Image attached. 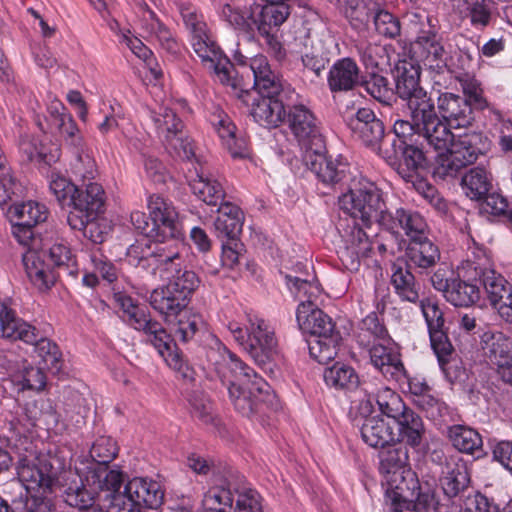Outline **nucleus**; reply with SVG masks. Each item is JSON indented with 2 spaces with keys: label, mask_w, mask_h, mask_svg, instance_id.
I'll return each instance as SVG.
<instances>
[{
  "label": "nucleus",
  "mask_w": 512,
  "mask_h": 512,
  "mask_svg": "<svg viewBox=\"0 0 512 512\" xmlns=\"http://www.w3.org/2000/svg\"><path fill=\"white\" fill-rule=\"evenodd\" d=\"M250 70L253 82L232 76V68L228 69V79L219 81L229 86L231 93L243 104L251 107L250 114L257 123L265 127H277L286 117L284 98L287 92L265 56L253 59Z\"/></svg>",
  "instance_id": "1"
},
{
  "label": "nucleus",
  "mask_w": 512,
  "mask_h": 512,
  "mask_svg": "<svg viewBox=\"0 0 512 512\" xmlns=\"http://www.w3.org/2000/svg\"><path fill=\"white\" fill-rule=\"evenodd\" d=\"M347 187L348 191L339 197L341 208L353 218L359 219L364 227L370 228L373 224H377L397 240L400 227L412 210L404 208L390 210L383 199L382 191L375 183L362 176H354Z\"/></svg>",
  "instance_id": "2"
},
{
  "label": "nucleus",
  "mask_w": 512,
  "mask_h": 512,
  "mask_svg": "<svg viewBox=\"0 0 512 512\" xmlns=\"http://www.w3.org/2000/svg\"><path fill=\"white\" fill-rule=\"evenodd\" d=\"M215 371L235 409L242 415L250 416L260 403L272 404L275 396L269 384L234 353L227 352V358L217 364Z\"/></svg>",
  "instance_id": "3"
},
{
  "label": "nucleus",
  "mask_w": 512,
  "mask_h": 512,
  "mask_svg": "<svg viewBox=\"0 0 512 512\" xmlns=\"http://www.w3.org/2000/svg\"><path fill=\"white\" fill-rule=\"evenodd\" d=\"M114 299L126 316L128 324L147 336L148 341L171 368L180 372L183 378L192 380L194 374L192 368L183 360L174 339L166 329L152 319L149 312L136 305L130 296L117 293Z\"/></svg>",
  "instance_id": "4"
},
{
  "label": "nucleus",
  "mask_w": 512,
  "mask_h": 512,
  "mask_svg": "<svg viewBox=\"0 0 512 512\" xmlns=\"http://www.w3.org/2000/svg\"><path fill=\"white\" fill-rule=\"evenodd\" d=\"M296 319L299 328L310 334L307 345L311 357L321 364L334 360L338 354L341 335L331 317L313 301H301L296 311Z\"/></svg>",
  "instance_id": "5"
},
{
  "label": "nucleus",
  "mask_w": 512,
  "mask_h": 512,
  "mask_svg": "<svg viewBox=\"0 0 512 512\" xmlns=\"http://www.w3.org/2000/svg\"><path fill=\"white\" fill-rule=\"evenodd\" d=\"M0 336L34 345L43 368L50 370L53 374L61 371L63 359L57 344L43 337L35 326L19 318L15 310L6 302H0Z\"/></svg>",
  "instance_id": "6"
},
{
  "label": "nucleus",
  "mask_w": 512,
  "mask_h": 512,
  "mask_svg": "<svg viewBox=\"0 0 512 512\" xmlns=\"http://www.w3.org/2000/svg\"><path fill=\"white\" fill-rule=\"evenodd\" d=\"M36 246L23 255V264L33 285L40 291H47L56 282L59 271L72 274L76 260L71 249L62 242L54 243L47 252H38Z\"/></svg>",
  "instance_id": "7"
},
{
  "label": "nucleus",
  "mask_w": 512,
  "mask_h": 512,
  "mask_svg": "<svg viewBox=\"0 0 512 512\" xmlns=\"http://www.w3.org/2000/svg\"><path fill=\"white\" fill-rule=\"evenodd\" d=\"M180 14L185 27L190 32L195 53L218 79L227 80L228 69H231L232 65L212 38L203 15L190 5H181Z\"/></svg>",
  "instance_id": "8"
},
{
  "label": "nucleus",
  "mask_w": 512,
  "mask_h": 512,
  "mask_svg": "<svg viewBox=\"0 0 512 512\" xmlns=\"http://www.w3.org/2000/svg\"><path fill=\"white\" fill-rule=\"evenodd\" d=\"M246 322L243 327L240 323L231 321L228 323V330L257 364L264 365L276 352L277 341L274 332L257 315L246 314Z\"/></svg>",
  "instance_id": "9"
},
{
  "label": "nucleus",
  "mask_w": 512,
  "mask_h": 512,
  "mask_svg": "<svg viewBox=\"0 0 512 512\" xmlns=\"http://www.w3.org/2000/svg\"><path fill=\"white\" fill-rule=\"evenodd\" d=\"M352 136L386 161L395 160V139L385 137L383 122L370 108H359L345 120Z\"/></svg>",
  "instance_id": "10"
},
{
  "label": "nucleus",
  "mask_w": 512,
  "mask_h": 512,
  "mask_svg": "<svg viewBox=\"0 0 512 512\" xmlns=\"http://www.w3.org/2000/svg\"><path fill=\"white\" fill-rule=\"evenodd\" d=\"M428 225L416 211H411L404 219L400 232L409 237L406 255L409 265L422 271L434 267L440 260V250L426 235Z\"/></svg>",
  "instance_id": "11"
},
{
  "label": "nucleus",
  "mask_w": 512,
  "mask_h": 512,
  "mask_svg": "<svg viewBox=\"0 0 512 512\" xmlns=\"http://www.w3.org/2000/svg\"><path fill=\"white\" fill-rule=\"evenodd\" d=\"M149 218L152 221V240L159 243L170 242L165 248H184V233L179 214L173 203L160 195H150L147 200Z\"/></svg>",
  "instance_id": "12"
},
{
  "label": "nucleus",
  "mask_w": 512,
  "mask_h": 512,
  "mask_svg": "<svg viewBox=\"0 0 512 512\" xmlns=\"http://www.w3.org/2000/svg\"><path fill=\"white\" fill-rule=\"evenodd\" d=\"M302 160L305 166L326 186L348 185L354 177L350 164L342 157L332 158V156L326 155L325 141L322 148L317 150L311 148L303 152Z\"/></svg>",
  "instance_id": "13"
},
{
  "label": "nucleus",
  "mask_w": 512,
  "mask_h": 512,
  "mask_svg": "<svg viewBox=\"0 0 512 512\" xmlns=\"http://www.w3.org/2000/svg\"><path fill=\"white\" fill-rule=\"evenodd\" d=\"M465 276L468 280H478L493 307L507 296H511L512 286L493 267L489 257L483 252L474 253L473 258H468V268Z\"/></svg>",
  "instance_id": "14"
},
{
  "label": "nucleus",
  "mask_w": 512,
  "mask_h": 512,
  "mask_svg": "<svg viewBox=\"0 0 512 512\" xmlns=\"http://www.w3.org/2000/svg\"><path fill=\"white\" fill-rule=\"evenodd\" d=\"M181 250L177 247L157 246L153 255L157 269L161 272L173 273L168 285L189 302L192 294L199 287L200 279L194 271L182 270Z\"/></svg>",
  "instance_id": "15"
},
{
  "label": "nucleus",
  "mask_w": 512,
  "mask_h": 512,
  "mask_svg": "<svg viewBox=\"0 0 512 512\" xmlns=\"http://www.w3.org/2000/svg\"><path fill=\"white\" fill-rule=\"evenodd\" d=\"M12 234L22 245L36 246V235L41 234L40 223L46 221L49 212L45 205L34 201L16 203L9 208Z\"/></svg>",
  "instance_id": "16"
},
{
  "label": "nucleus",
  "mask_w": 512,
  "mask_h": 512,
  "mask_svg": "<svg viewBox=\"0 0 512 512\" xmlns=\"http://www.w3.org/2000/svg\"><path fill=\"white\" fill-rule=\"evenodd\" d=\"M411 61L435 74L448 70L450 54L445 49L442 37L434 31H422L411 43Z\"/></svg>",
  "instance_id": "17"
},
{
  "label": "nucleus",
  "mask_w": 512,
  "mask_h": 512,
  "mask_svg": "<svg viewBox=\"0 0 512 512\" xmlns=\"http://www.w3.org/2000/svg\"><path fill=\"white\" fill-rule=\"evenodd\" d=\"M105 203V191L99 183H83L71 198L72 210L67 216L68 225L71 228L83 227V219L101 216L105 212Z\"/></svg>",
  "instance_id": "18"
},
{
  "label": "nucleus",
  "mask_w": 512,
  "mask_h": 512,
  "mask_svg": "<svg viewBox=\"0 0 512 512\" xmlns=\"http://www.w3.org/2000/svg\"><path fill=\"white\" fill-rule=\"evenodd\" d=\"M421 68L413 61H399L396 65V94L405 102L408 110L413 113L433 103L419 83Z\"/></svg>",
  "instance_id": "19"
},
{
  "label": "nucleus",
  "mask_w": 512,
  "mask_h": 512,
  "mask_svg": "<svg viewBox=\"0 0 512 512\" xmlns=\"http://www.w3.org/2000/svg\"><path fill=\"white\" fill-rule=\"evenodd\" d=\"M413 116L417 125H420V142H426L434 150H445L451 146L456 135L445 121H441L434 102L414 112Z\"/></svg>",
  "instance_id": "20"
},
{
  "label": "nucleus",
  "mask_w": 512,
  "mask_h": 512,
  "mask_svg": "<svg viewBox=\"0 0 512 512\" xmlns=\"http://www.w3.org/2000/svg\"><path fill=\"white\" fill-rule=\"evenodd\" d=\"M289 128L303 152L323 147L324 137L314 114L304 105L293 106L287 114Z\"/></svg>",
  "instance_id": "21"
},
{
  "label": "nucleus",
  "mask_w": 512,
  "mask_h": 512,
  "mask_svg": "<svg viewBox=\"0 0 512 512\" xmlns=\"http://www.w3.org/2000/svg\"><path fill=\"white\" fill-rule=\"evenodd\" d=\"M382 485L395 511L410 509L411 502L421 490L418 475L411 468L382 480Z\"/></svg>",
  "instance_id": "22"
},
{
  "label": "nucleus",
  "mask_w": 512,
  "mask_h": 512,
  "mask_svg": "<svg viewBox=\"0 0 512 512\" xmlns=\"http://www.w3.org/2000/svg\"><path fill=\"white\" fill-rule=\"evenodd\" d=\"M3 493L7 499L0 496V512H54L50 499L37 496L29 498L25 487L19 482H8Z\"/></svg>",
  "instance_id": "23"
},
{
  "label": "nucleus",
  "mask_w": 512,
  "mask_h": 512,
  "mask_svg": "<svg viewBox=\"0 0 512 512\" xmlns=\"http://www.w3.org/2000/svg\"><path fill=\"white\" fill-rule=\"evenodd\" d=\"M361 392L367 397L366 401L362 402L359 407L363 415L371 413L373 401L378 405L380 412L391 419L406 411L407 406L402 398L387 386L376 387L371 382L364 381Z\"/></svg>",
  "instance_id": "24"
},
{
  "label": "nucleus",
  "mask_w": 512,
  "mask_h": 512,
  "mask_svg": "<svg viewBox=\"0 0 512 512\" xmlns=\"http://www.w3.org/2000/svg\"><path fill=\"white\" fill-rule=\"evenodd\" d=\"M420 143H409L401 141L397 143L395 140V149L397 151L395 160L387 161L390 165L395 166L399 176L406 182L420 176L421 170L426 167L427 159L423 146Z\"/></svg>",
  "instance_id": "25"
},
{
  "label": "nucleus",
  "mask_w": 512,
  "mask_h": 512,
  "mask_svg": "<svg viewBox=\"0 0 512 512\" xmlns=\"http://www.w3.org/2000/svg\"><path fill=\"white\" fill-rule=\"evenodd\" d=\"M437 108L442 119L450 128H469L474 122V111L469 102L454 93H442L438 97Z\"/></svg>",
  "instance_id": "26"
},
{
  "label": "nucleus",
  "mask_w": 512,
  "mask_h": 512,
  "mask_svg": "<svg viewBox=\"0 0 512 512\" xmlns=\"http://www.w3.org/2000/svg\"><path fill=\"white\" fill-rule=\"evenodd\" d=\"M64 142L75 149L77 163L75 169L82 178H93L95 173V161L83 152V137L77 127L76 122L70 117H64L61 122L55 125Z\"/></svg>",
  "instance_id": "27"
},
{
  "label": "nucleus",
  "mask_w": 512,
  "mask_h": 512,
  "mask_svg": "<svg viewBox=\"0 0 512 512\" xmlns=\"http://www.w3.org/2000/svg\"><path fill=\"white\" fill-rule=\"evenodd\" d=\"M51 469V465L46 461L22 459L17 468L18 478L10 482H19L25 487L28 494L30 490L43 489L46 491L51 488L54 480Z\"/></svg>",
  "instance_id": "28"
},
{
  "label": "nucleus",
  "mask_w": 512,
  "mask_h": 512,
  "mask_svg": "<svg viewBox=\"0 0 512 512\" xmlns=\"http://www.w3.org/2000/svg\"><path fill=\"white\" fill-rule=\"evenodd\" d=\"M369 354L373 366L385 377L399 380L401 376H405V369L401 362L400 354L391 343L389 337L385 340L373 342Z\"/></svg>",
  "instance_id": "29"
},
{
  "label": "nucleus",
  "mask_w": 512,
  "mask_h": 512,
  "mask_svg": "<svg viewBox=\"0 0 512 512\" xmlns=\"http://www.w3.org/2000/svg\"><path fill=\"white\" fill-rule=\"evenodd\" d=\"M186 180L193 194L207 205L220 206L225 203L223 202L225 193L221 184L208 176L202 166H194L193 169H189Z\"/></svg>",
  "instance_id": "30"
},
{
  "label": "nucleus",
  "mask_w": 512,
  "mask_h": 512,
  "mask_svg": "<svg viewBox=\"0 0 512 512\" xmlns=\"http://www.w3.org/2000/svg\"><path fill=\"white\" fill-rule=\"evenodd\" d=\"M123 497L145 508L157 509L164 501V490L155 480L135 477L124 486Z\"/></svg>",
  "instance_id": "31"
},
{
  "label": "nucleus",
  "mask_w": 512,
  "mask_h": 512,
  "mask_svg": "<svg viewBox=\"0 0 512 512\" xmlns=\"http://www.w3.org/2000/svg\"><path fill=\"white\" fill-rule=\"evenodd\" d=\"M86 481L91 489H87L96 494V490L108 491L112 497L113 505H120L123 497L121 491L124 481V474L119 469H108V465L99 467H89Z\"/></svg>",
  "instance_id": "32"
},
{
  "label": "nucleus",
  "mask_w": 512,
  "mask_h": 512,
  "mask_svg": "<svg viewBox=\"0 0 512 512\" xmlns=\"http://www.w3.org/2000/svg\"><path fill=\"white\" fill-rule=\"evenodd\" d=\"M361 71L356 61L350 57L338 59L330 67L327 83L332 93L348 92L361 82Z\"/></svg>",
  "instance_id": "33"
},
{
  "label": "nucleus",
  "mask_w": 512,
  "mask_h": 512,
  "mask_svg": "<svg viewBox=\"0 0 512 512\" xmlns=\"http://www.w3.org/2000/svg\"><path fill=\"white\" fill-rule=\"evenodd\" d=\"M439 482L448 499L457 498L461 502L472 491L470 475L464 463L447 462Z\"/></svg>",
  "instance_id": "34"
},
{
  "label": "nucleus",
  "mask_w": 512,
  "mask_h": 512,
  "mask_svg": "<svg viewBox=\"0 0 512 512\" xmlns=\"http://www.w3.org/2000/svg\"><path fill=\"white\" fill-rule=\"evenodd\" d=\"M468 268V259L463 264L460 274L462 278H454L450 288L446 290L444 298L455 307H470L477 303L481 297L478 280H468L465 276Z\"/></svg>",
  "instance_id": "35"
},
{
  "label": "nucleus",
  "mask_w": 512,
  "mask_h": 512,
  "mask_svg": "<svg viewBox=\"0 0 512 512\" xmlns=\"http://www.w3.org/2000/svg\"><path fill=\"white\" fill-rule=\"evenodd\" d=\"M218 216L214 221V231L221 241L238 239L243 226V214L240 208L225 202L217 208Z\"/></svg>",
  "instance_id": "36"
},
{
  "label": "nucleus",
  "mask_w": 512,
  "mask_h": 512,
  "mask_svg": "<svg viewBox=\"0 0 512 512\" xmlns=\"http://www.w3.org/2000/svg\"><path fill=\"white\" fill-rule=\"evenodd\" d=\"M221 19L237 32L253 39L256 29L255 5L235 6L229 3L224 4L220 10Z\"/></svg>",
  "instance_id": "37"
},
{
  "label": "nucleus",
  "mask_w": 512,
  "mask_h": 512,
  "mask_svg": "<svg viewBox=\"0 0 512 512\" xmlns=\"http://www.w3.org/2000/svg\"><path fill=\"white\" fill-rule=\"evenodd\" d=\"M255 5L256 29L259 35L275 32L288 19L290 6L287 2L265 3Z\"/></svg>",
  "instance_id": "38"
},
{
  "label": "nucleus",
  "mask_w": 512,
  "mask_h": 512,
  "mask_svg": "<svg viewBox=\"0 0 512 512\" xmlns=\"http://www.w3.org/2000/svg\"><path fill=\"white\" fill-rule=\"evenodd\" d=\"M391 284L396 294L404 301L417 303L420 286L416 282L407 261L398 259L391 266Z\"/></svg>",
  "instance_id": "39"
},
{
  "label": "nucleus",
  "mask_w": 512,
  "mask_h": 512,
  "mask_svg": "<svg viewBox=\"0 0 512 512\" xmlns=\"http://www.w3.org/2000/svg\"><path fill=\"white\" fill-rule=\"evenodd\" d=\"M404 469H410L408 446L394 441L382 448L379 453V472L383 480Z\"/></svg>",
  "instance_id": "40"
},
{
  "label": "nucleus",
  "mask_w": 512,
  "mask_h": 512,
  "mask_svg": "<svg viewBox=\"0 0 512 512\" xmlns=\"http://www.w3.org/2000/svg\"><path fill=\"white\" fill-rule=\"evenodd\" d=\"M150 304L154 310L165 316L166 321H172V317L186 309L189 302L167 284L151 292Z\"/></svg>",
  "instance_id": "41"
},
{
  "label": "nucleus",
  "mask_w": 512,
  "mask_h": 512,
  "mask_svg": "<svg viewBox=\"0 0 512 512\" xmlns=\"http://www.w3.org/2000/svg\"><path fill=\"white\" fill-rule=\"evenodd\" d=\"M398 425V434L395 441L406 446L417 448L421 445L425 428L421 417L409 407L393 419Z\"/></svg>",
  "instance_id": "42"
},
{
  "label": "nucleus",
  "mask_w": 512,
  "mask_h": 512,
  "mask_svg": "<svg viewBox=\"0 0 512 512\" xmlns=\"http://www.w3.org/2000/svg\"><path fill=\"white\" fill-rule=\"evenodd\" d=\"M360 433L363 441L373 448H384L395 441L392 426L378 416L366 417L361 424Z\"/></svg>",
  "instance_id": "43"
},
{
  "label": "nucleus",
  "mask_w": 512,
  "mask_h": 512,
  "mask_svg": "<svg viewBox=\"0 0 512 512\" xmlns=\"http://www.w3.org/2000/svg\"><path fill=\"white\" fill-rule=\"evenodd\" d=\"M482 349L487 358L500 368V364L509 362L512 351V340L500 331H488L481 337Z\"/></svg>",
  "instance_id": "44"
},
{
  "label": "nucleus",
  "mask_w": 512,
  "mask_h": 512,
  "mask_svg": "<svg viewBox=\"0 0 512 512\" xmlns=\"http://www.w3.org/2000/svg\"><path fill=\"white\" fill-rule=\"evenodd\" d=\"M484 146L482 134L470 132L456 135L449 148L466 167L478 159L479 155L483 153Z\"/></svg>",
  "instance_id": "45"
},
{
  "label": "nucleus",
  "mask_w": 512,
  "mask_h": 512,
  "mask_svg": "<svg viewBox=\"0 0 512 512\" xmlns=\"http://www.w3.org/2000/svg\"><path fill=\"white\" fill-rule=\"evenodd\" d=\"M324 381L329 387L344 390L347 393L361 392L359 376L355 370L347 365L336 363L324 371Z\"/></svg>",
  "instance_id": "46"
},
{
  "label": "nucleus",
  "mask_w": 512,
  "mask_h": 512,
  "mask_svg": "<svg viewBox=\"0 0 512 512\" xmlns=\"http://www.w3.org/2000/svg\"><path fill=\"white\" fill-rule=\"evenodd\" d=\"M234 488L230 483L209 488L202 499L203 512H231Z\"/></svg>",
  "instance_id": "47"
},
{
  "label": "nucleus",
  "mask_w": 512,
  "mask_h": 512,
  "mask_svg": "<svg viewBox=\"0 0 512 512\" xmlns=\"http://www.w3.org/2000/svg\"><path fill=\"white\" fill-rule=\"evenodd\" d=\"M462 188L471 200L481 201L492 189L488 172L480 167L471 169L462 178Z\"/></svg>",
  "instance_id": "48"
},
{
  "label": "nucleus",
  "mask_w": 512,
  "mask_h": 512,
  "mask_svg": "<svg viewBox=\"0 0 512 512\" xmlns=\"http://www.w3.org/2000/svg\"><path fill=\"white\" fill-rule=\"evenodd\" d=\"M448 438L453 447L462 453L473 454L482 447L480 434L466 426L454 425L449 427Z\"/></svg>",
  "instance_id": "49"
},
{
  "label": "nucleus",
  "mask_w": 512,
  "mask_h": 512,
  "mask_svg": "<svg viewBox=\"0 0 512 512\" xmlns=\"http://www.w3.org/2000/svg\"><path fill=\"white\" fill-rule=\"evenodd\" d=\"M330 58L331 52L326 42L322 39L313 40L310 48L306 49L301 57L304 68L318 77L329 64Z\"/></svg>",
  "instance_id": "50"
},
{
  "label": "nucleus",
  "mask_w": 512,
  "mask_h": 512,
  "mask_svg": "<svg viewBox=\"0 0 512 512\" xmlns=\"http://www.w3.org/2000/svg\"><path fill=\"white\" fill-rule=\"evenodd\" d=\"M287 287L295 298L301 301H312L319 293V287L316 282L315 275L310 271H305V277L294 275L292 273L285 274Z\"/></svg>",
  "instance_id": "51"
},
{
  "label": "nucleus",
  "mask_w": 512,
  "mask_h": 512,
  "mask_svg": "<svg viewBox=\"0 0 512 512\" xmlns=\"http://www.w3.org/2000/svg\"><path fill=\"white\" fill-rule=\"evenodd\" d=\"M144 27L151 36H155L160 45L171 53H176L178 44L170 30L158 19L154 11L147 9L144 16Z\"/></svg>",
  "instance_id": "52"
},
{
  "label": "nucleus",
  "mask_w": 512,
  "mask_h": 512,
  "mask_svg": "<svg viewBox=\"0 0 512 512\" xmlns=\"http://www.w3.org/2000/svg\"><path fill=\"white\" fill-rule=\"evenodd\" d=\"M176 320V335L184 343L192 340L196 333L204 327V320L198 313L184 309L177 316L172 317Z\"/></svg>",
  "instance_id": "53"
},
{
  "label": "nucleus",
  "mask_w": 512,
  "mask_h": 512,
  "mask_svg": "<svg viewBox=\"0 0 512 512\" xmlns=\"http://www.w3.org/2000/svg\"><path fill=\"white\" fill-rule=\"evenodd\" d=\"M44 368L34 367L25 361L22 368L16 374V383L19 390L41 391L46 386V375Z\"/></svg>",
  "instance_id": "54"
},
{
  "label": "nucleus",
  "mask_w": 512,
  "mask_h": 512,
  "mask_svg": "<svg viewBox=\"0 0 512 512\" xmlns=\"http://www.w3.org/2000/svg\"><path fill=\"white\" fill-rule=\"evenodd\" d=\"M445 151L446 152L439 153L436 156L433 168L434 178L440 180L454 178L463 168H465L450 148L445 149Z\"/></svg>",
  "instance_id": "55"
},
{
  "label": "nucleus",
  "mask_w": 512,
  "mask_h": 512,
  "mask_svg": "<svg viewBox=\"0 0 512 512\" xmlns=\"http://www.w3.org/2000/svg\"><path fill=\"white\" fill-rule=\"evenodd\" d=\"M118 447L116 442L107 436L96 439L90 449V457L94 462L93 467L108 465L117 456Z\"/></svg>",
  "instance_id": "56"
},
{
  "label": "nucleus",
  "mask_w": 512,
  "mask_h": 512,
  "mask_svg": "<svg viewBox=\"0 0 512 512\" xmlns=\"http://www.w3.org/2000/svg\"><path fill=\"white\" fill-rule=\"evenodd\" d=\"M365 91L380 103L390 104L393 98V91L389 87L386 77L379 74H371L368 79L361 78L360 84Z\"/></svg>",
  "instance_id": "57"
},
{
  "label": "nucleus",
  "mask_w": 512,
  "mask_h": 512,
  "mask_svg": "<svg viewBox=\"0 0 512 512\" xmlns=\"http://www.w3.org/2000/svg\"><path fill=\"white\" fill-rule=\"evenodd\" d=\"M152 120L159 133L168 139L170 134H177L182 131L183 123L176 116L173 110L164 107L159 112H153Z\"/></svg>",
  "instance_id": "58"
},
{
  "label": "nucleus",
  "mask_w": 512,
  "mask_h": 512,
  "mask_svg": "<svg viewBox=\"0 0 512 512\" xmlns=\"http://www.w3.org/2000/svg\"><path fill=\"white\" fill-rule=\"evenodd\" d=\"M470 25L477 31H484L495 21V13L485 0L464 10Z\"/></svg>",
  "instance_id": "59"
},
{
  "label": "nucleus",
  "mask_w": 512,
  "mask_h": 512,
  "mask_svg": "<svg viewBox=\"0 0 512 512\" xmlns=\"http://www.w3.org/2000/svg\"><path fill=\"white\" fill-rule=\"evenodd\" d=\"M237 495L235 512H262V497L251 487H235Z\"/></svg>",
  "instance_id": "60"
},
{
  "label": "nucleus",
  "mask_w": 512,
  "mask_h": 512,
  "mask_svg": "<svg viewBox=\"0 0 512 512\" xmlns=\"http://www.w3.org/2000/svg\"><path fill=\"white\" fill-rule=\"evenodd\" d=\"M431 346L437 355L439 364L441 368L449 373V357L453 353V346L449 341L447 333L445 330L435 331L429 333Z\"/></svg>",
  "instance_id": "61"
},
{
  "label": "nucleus",
  "mask_w": 512,
  "mask_h": 512,
  "mask_svg": "<svg viewBox=\"0 0 512 512\" xmlns=\"http://www.w3.org/2000/svg\"><path fill=\"white\" fill-rule=\"evenodd\" d=\"M359 339L363 343L365 339H374V342L388 338L385 326L380 322L375 312L368 314L360 324Z\"/></svg>",
  "instance_id": "62"
},
{
  "label": "nucleus",
  "mask_w": 512,
  "mask_h": 512,
  "mask_svg": "<svg viewBox=\"0 0 512 512\" xmlns=\"http://www.w3.org/2000/svg\"><path fill=\"white\" fill-rule=\"evenodd\" d=\"M85 220L86 219H83V227L72 229L83 231L84 236L95 244L103 243L110 231L107 221L100 216L89 217L87 221Z\"/></svg>",
  "instance_id": "63"
},
{
  "label": "nucleus",
  "mask_w": 512,
  "mask_h": 512,
  "mask_svg": "<svg viewBox=\"0 0 512 512\" xmlns=\"http://www.w3.org/2000/svg\"><path fill=\"white\" fill-rule=\"evenodd\" d=\"M373 22L376 31L385 37L395 38L400 35L401 26L399 19L392 13L379 10L373 15Z\"/></svg>",
  "instance_id": "64"
}]
</instances>
